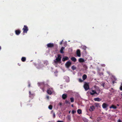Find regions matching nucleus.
I'll list each match as a JSON object with an SVG mask.
<instances>
[{"mask_svg":"<svg viewBox=\"0 0 122 122\" xmlns=\"http://www.w3.org/2000/svg\"><path fill=\"white\" fill-rule=\"evenodd\" d=\"M65 49V47H62L60 50V52L61 54H63L64 53V52L63 51V50Z\"/></svg>","mask_w":122,"mask_h":122,"instance_id":"15","label":"nucleus"},{"mask_svg":"<svg viewBox=\"0 0 122 122\" xmlns=\"http://www.w3.org/2000/svg\"><path fill=\"white\" fill-rule=\"evenodd\" d=\"M117 106H119V105L118 104H117Z\"/></svg>","mask_w":122,"mask_h":122,"instance_id":"46","label":"nucleus"},{"mask_svg":"<svg viewBox=\"0 0 122 122\" xmlns=\"http://www.w3.org/2000/svg\"><path fill=\"white\" fill-rule=\"evenodd\" d=\"M110 108H112L114 109H115L117 108V107L113 105H112L109 107Z\"/></svg>","mask_w":122,"mask_h":122,"instance_id":"16","label":"nucleus"},{"mask_svg":"<svg viewBox=\"0 0 122 122\" xmlns=\"http://www.w3.org/2000/svg\"><path fill=\"white\" fill-rule=\"evenodd\" d=\"M70 99L71 102H73L74 101V99L73 97H71L70 98Z\"/></svg>","mask_w":122,"mask_h":122,"instance_id":"25","label":"nucleus"},{"mask_svg":"<svg viewBox=\"0 0 122 122\" xmlns=\"http://www.w3.org/2000/svg\"><path fill=\"white\" fill-rule=\"evenodd\" d=\"M108 106V105L105 103H103L102 104V106L103 108H106Z\"/></svg>","mask_w":122,"mask_h":122,"instance_id":"9","label":"nucleus"},{"mask_svg":"<svg viewBox=\"0 0 122 122\" xmlns=\"http://www.w3.org/2000/svg\"><path fill=\"white\" fill-rule=\"evenodd\" d=\"M63 41V40H62L61 41L60 43V45H61L62 44V42Z\"/></svg>","mask_w":122,"mask_h":122,"instance_id":"32","label":"nucleus"},{"mask_svg":"<svg viewBox=\"0 0 122 122\" xmlns=\"http://www.w3.org/2000/svg\"><path fill=\"white\" fill-rule=\"evenodd\" d=\"M78 81L79 82H83L84 80H82L81 79V78H79L78 79Z\"/></svg>","mask_w":122,"mask_h":122,"instance_id":"28","label":"nucleus"},{"mask_svg":"<svg viewBox=\"0 0 122 122\" xmlns=\"http://www.w3.org/2000/svg\"><path fill=\"white\" fill-rule=\"evenodd\" d=\"M61 55L60 54H58V56L56 59L54 60V61L56 64H57L58 63H61Z\"/></svg>","mask_w":122,"mask_h":122,"instance_id":"1","label":"nucleus"},{"mask_svg":"<svg viewBox=\"0 0 122 122\" xmlns=\"http://www.w3.org/2000/svg\"><path fill=\"white\" fill-rule=\"evenodd\" d=\"M23 32L24 33H27V32L29 30V29L27 26L26 25H24L23 29Z\"/></svg>","mask_w":122,"mask_h":122,"instance_id":"4","label":"nucleus"},{"mask_svg":"<svg viewBox=\"0 0 122 122\" xmlns=\"http://www.w3.org/2000/svg\"><path fill=\"white\" fill-rule=\"evenodd\" d=\"M95 109V107L93 106H92L90 107L89 110L90 111H93Z\"/></svg>","mask_w":122,"mask_h":122,"instance_id":"14","label":"nucleus"},{"mask_svg":"<svg viewBox=\"0 0 122 122\" xmlns=\"http://www.w3.org/2000/svg\"><path fill=\"white\" fill-rule=\"evenodd\" d=\"M76 111L74 110H73L72 111V113L73 114H74V113H76Z\"/></svg>","mask_w":122,"mask_h":122,"instance_id":"30","label":"nucleus"},{"mask_svg":"<svg viewBox=\"0 0 122 122\" xmlns=\"http://www.w3.org/2000/svg\"><path fill=\"white\" fill-rule=\"evenodd\" d=\"M94 87V88L96 89V90L95 91H98V93H99V94L100 92V90L99 89V87L96 86H95Z\"/></svg>","mask_w":122,"mask_h":122,"instance_id":"10","label":"nucleus"},{"mask_svg":"<svg viewBox=\"0 0 122 122\" xmlns=\"http://www.w3.org/2000/svg\"><path fill=\"white\" fill-rule=\"evenodd\" d=\"M47 93L49 95L51 94L52 93L51 91L49 89H48L47 90Z\"/></svg>","mask_w":122,"mask_h":122,"instance_id":"24","label":"nucleus"},{"mask_svg":"<svg viewBox=\"0 0 122 122\" xmlns=\"http://www.w3.org/2000/svg\"><path fill=\"white\" fill-rule=\"evenodd\" d=\"M94 100L95 101H100L101 100V99L98 97L94 98Z\"/></svg>","mask_w":122,"mask_h":122,"instance_id":"21","label":"nucleus"},{"mask_svg":"<svg viewBox=\"0 0 122 122\" xmlns=\"http://www.w3.org/2000/svg\"><path fill=\"white\" fill-rule=\"evenodd\" d=\"M71 107H73V104H72L71 105Z\"/></svg>","mask_w":122,"mask_h":122,"instance_id":"43","label":"nucleus"},{"mask_svg":"<svg viewBox=\"0 0 122 122\" xmlns=\"http://www.w3.org/2000/svg\"><path fill=\"white\" fill-rule=\"evenodd\" d=\"M29 94L30 95L31 94V92L30 91H29Z\"/></svg>","mask_w":122,"mask_h":122,"instance_id":"42","label":"nucleus"},{"mask_svg":"<svg viewBox=\"0 0 122 122\" xmlns=\"http://www.w3.org/2000/svg\"><path fill=\"white\" fill-rule=\"evenodd\" d=\"M71 68L73 70H74L76 69V67L74 66H73L71 67Z\"/></svg>","mask_w":122,"mask_h":122,"instance_id":"26","label":"nucleus"},{"mask_svg":"<svg viewBox=\"0 0 122 122\" xmlns=\"http://www.w3.org/2000/svg\"><path fill=\"white\" fill-rule=\"evenodd\" d=\"M87 121H86L85 122H87Z\"/></svg>","mask_w":122,"mask_h":122,"instance_id":"47","label":"nucleus"},{"mask_svg":"<svg viewBox=\"0 0 122 122\" xmlns=\"http://www.w3.org/2000/svg\"><path fill=\"white\" fill-rule=\"evenodd\" d=\"M115 81H112V83L113 84H114L115 83Z\"/></svg>","mask_w":122,"mask_h":122,"instance_id":"38","label":"nucleus"},{"mask_svg":"<svg viewBox=\"0 0 122 122\" xmlns=\"http://www.w3.org/2000/svg\"><path fill=\"white\" fill-rule=\"evenodd\" d=\"M26 60V58L25 57H23L21 59V60L22 62H25Z\"/></svg>","mask_w":122,"mask_h":122,"instance_id":"22","label":"nucleus"},{"mask_svg":"<svg viewBox=\"0 0 122 122\" xmlns=\"http://www.w3.org/2000/svg\"><path fill=\"white\" fill-rule=\"evenodd\" d=\"M53 117L54 118H55V115L54 112L53 113Z\"/></svg>","mask_w":122,"mask_h":122,"instance_id":"33","label":"nucleus"},{"mask_svg":"<svg viewBox=\"0 0 122 122\" xmlns=\"http://www.w3.org/2000/svg\"><path fill=\"white\" fill-rule=\"evenodd\" d=\"M1 47H0V50H1Z\"/></svg>","mask_w":122,"mask_h":122,"instance_id":"45","label":"nucleus"},{"mask_svg":"<svg viewBox=\"0 0 122 122\" xmlns=\"http://www.w3.org/2000/svg\"><path fill=\"white\" fill-rule=\"evenodd\" d=\"M84 88L85 91H87L89 89V84L88 83H86L84 86Z\"/></svg>","mask_w":122,"mask_h":122,"instance_id":"3","label":"nucleus"},{"mask_svg":"<svg viewBox=\"0 0 122 122\" xmlns=\"http://www.w3.org/2000/svg\"><path fill=\"white\" fill-rule=\"evenodd\" d=\"M71 62L69 61H67L65 64V65L66 67L68 68H69L70 66L71 65Z\"/></svg>","mask_w":122,"mask_h":122,"instance_id":"5","label":"nucleus"},{"mask_svg":"<svg viewBox=\"0 0 122 122\" xmlns=\"http://www.w3.org/2000/svg\"><path fill=\"white\" fill-rule=\"evenodd\" d=\"M38 84L40 86H44V87L42 88V89L43 92H44L45 90V86H48V85L47 84H45L44 82H40Z\"/></svg>","mask_w":122,"mask_h":122,"instance_id":"2","label":"nucleus"},{"mask_svg":"<svg viewBox=\"0 0 122 122\" xmlns=\"http://www.w3.org/2000/svg\"><path fill=\"white\" fill-rule=\"evenodd\" d=\"M90 93L91 95L92 96H93L95 94H96L97 95H99V93H97L96 91L93 90H92V92H90Z\"/></svg>","mask_w":122,"mask_h":122,"instance_id":"6","label":"nucleus"},{"mask_svg":"<svg viewBox=\"0 0 122 122\" xmlns=\"http://www.w3.org/2000/svg\"><path fill=\"white\" fill-rule=\"evenodd\" d=\"M120 90L122 91V86H121L120 88Z\"/></svg>","mask_w":122,"mask_h":122,"instance_id":"35","label":"nucleus"},{"mask_svg":"<svg viewBox=\"0 0 122 122\" xmlns=\"http://www.w3.org/2000/svg\"><path fill=\"white\" fill-rule=\"evenodd\" d=\"M111 76H112L111 77V78L112 81H116V78L114 76L111 75Z\"/></svg>","mask_w":122,"mask_h":122,"instance_id":"13","label":"nucleus"},{"mask_svg":"<svg viewBox=\"0 0 122 122\" xmlns=\"http://www.w3.org/2000/svg\"><path fill=\"white\" fill-rule=\"evenodd\" d=\"M60 105H62V104H61V103H60Z\"/></svg>","mask_w":122,"mask_h":122,"instance_id":"44","label":"nucleus"},{"mask_svg":"<svg viewBox=\"0 0 122 122\" xmlns=\"http://www.w3.org/2000/svg\"><path fill=\"white\" fill-rule=\"evenodd\" d=\"M105 66V64H103L102 65V66Z\"/></svg>","mask_w":122,"mask_h":122,"instance_id":"41","label":"nucleus"},{"mask_svg":"<svg viewBox=\"0 0 122 122\" xmlns=\"http://www.w3.org/2000/svg\"><path fill=\"white\" fill-rule=\"evenodd\" d=\"M65 103L66 104H70V102L69 101H68L67 100H66L65 101Z\"/></svg>","mask_w":122,"mask_h":122,"instance_id":"29","label":"nucleus"},{"mask_svg":"<svg viewBox=\"0 0 122 122\" xmlns=\"http://www.w3.org/2000/svg\"><path fill=\"white\" fill-rule=\"evenodd\" d=\"M79 61L80 62H84V59L80 58L79 59Z\"/></svg>","mask_w":122,"mask_h":122,"instance_id":"18","label":"nucleus"},{"mask_svg":"<svg viewBox=\"0 0 122 122\" xmlns=\"http://www.w3.org/2000/svg\"><path fill=\"white\" fill-rule=\"evenodd\" d=\"M82 78L83 80H85L87 78V76L86 74H84L82 76Z\"/></svg>","mask_w":122,"mask_h":122,"instance_id":"20","label":"nucleus"},{"mask_svg":"<svg viewBox=\"0 0 122 122\" xmlns=\"http://www.w3.org/2000/svg\"><path fill=\"white\" fill-rule=\"evenodd\" d=\"M117 122H122V121L120 119H118V120Z\"/></svg>","mask_w":122,"mask_h":122,"instance_id":"36","label":"nucleus"},{"mask_svg":"<svg viewBox=\"0 0 122 122\" xmlns=\"http://www.w3.org/2000/svg\"><path fill=\"white\" fill-rule=\"evenodd\" d=\"M71 60L74 62H75L76 61V59L74 57H72L71 58Z\"/></svg>","mask_w":122,"mask_h":122,"instance_id":"17","label":"nucleus"},{"mask_svg":"<svg viewBox=\"0 0 122 122\" xmlns=\"http://www.w3.org/2000/svg\"><path fill=\"white\" fill-rule=\"evenodd\" d=\"M77 113L79 114H81L82 113L81 110L80 109H78L77 110Z\"/></svg>","mask_w":122,"mask_h":122,"instance_id":"23","label":"nucleus"},{"mask_svg":"<svg viewBox=\"0 0 122 122\" xmlns=\"http://www.w3.org/2000/svg\"><path fill=\"white\" fill-rule=\"evenodd\" d=\"M57 122H64L63 121H58Z\"/></svg>","mask_w":122,"mask_h":122,"instance_id":"37","label":"nucleus"},{"mask_svg":"<svg viewBox=\"0 0 122 122\" xmlns=\"http://www.w3.org/2000/svg\"><path fill=\"white\" fill-rule=\"evenodd\" d=\"M68 59H69V58L68 57L65 56L63 57L62 61H65L66 60H68Z\"/></svg>","mask_w":122,"mask_h":122,"instance_id":"12","label":"nucleus"},{"mask_svg":"<svg viewBox=\"0 0 122 122\" xmlns=\"http://www.w3.org/2000/svg\"><path fill=\"white\" fill-rule=\"evenodd\" d=\"M48 108L50 110H52V106L51 105H50L48 107Z\"/></svg>","mask_w":122,"mask_h":122,"instance_id":"27","label":"nucleus"},{"mask_svg":"<svg viewBox=\"0 0 122 122\" xmlns=\"http://www.w3.org/2000/svg\"><path fill=\"white\" fill-rule=\"evenodd\" d=\"M15 33L16 35H18L21 33V31L19 30H15Z\"/></svg>","mask_w":122,"mask_h":122,"instance_id":"11","label":"nucleus"},{"mask_svg":"<svg viewBox=\"0 0 122 122\" xmlns=\"http://www.w3.org/2000/svg\"><path fill=\"white\" fill-rule=\"evenodd\" d=\"M54 45L53 43H49L47 45V46L48 48H52L54 46Z\"/></svg>","mask_w":122,"mask_h":122,"instance_id":"7","label":"nucleus"},{"mask_svg":"<svg viewBox=\"0 0 122 122\" xmlns=\"http://www.w3.org/2000/svg\"><path fill=\"white\" fill-rule=\"evenodd\" d=\"M67 97V95L63 94L62 95V98L63 99H65Z\"/></svg>","mask_w":122,"mask_h":122,"instance_id":"19","label":"nucleus"},{"mask_svg":"<svg viewBox=\"0 0 122 122\" xmlns=\"http://www.w3.org/2000/svg\"><path fill=\"white\" fill-rule=\"evenodd\" d=\"M28 87H30V82H28Z\"/></svg>","mask_w":122,"mask_h":122,"instance_id":"31","label":"nucleus"},{"mask_svg":"<svg viewBox=\"0 0 122 122\" xmlns=\"http://www.w3.org/2000/svg\"><path fill=\"white\" fill-rule=\"evenodd\" d=\"M99 105L98 104H96V106L97 107V106Z\"/></svg>","mask_w":122,"mask_h":122,"instance_id":"40","label":"nucleus"},{"mask_svg":"<svg viewBox=\"0 0 122 122\" xmlns=\"http://www.w3.org/2000/svg\"><path fill=\"white\" fill-rule=\"evenodd\" d=\"M46 98L48 99L49 98V96H47L46 97Z\"/></svg>","mask_w":122,"mask_h":122,"instance_id":"39","label":"nucleus"},{"mask_svg":"<svg viewBox=\"0 0 122 122\" xmlns=\"http://www.w3.org/2000/svg\"><path fill=\"white\" fill-rule=\"evenodd\" d=\"M76 54L77 55L78 57H80L81 54L80 50H77L76 51Z\"/></svg>","mask_w":122,"mask_h":122,"instance_id":"8","label":"nucleus"},{"mask_svg":"<svg viewBox=\"0 0 122 122\" xmlns=\"http://www.w3.org/2000/svg\"><path fill=\"white\" fill-rule=\"evenodd\" d=\"M107 73L109 74V75H111H111H112V74L109 72H107Z\"/></svg>","mask_w":122,"mask_h":122,"instance_id":"34","label":"nucleus"}]
</instances>
